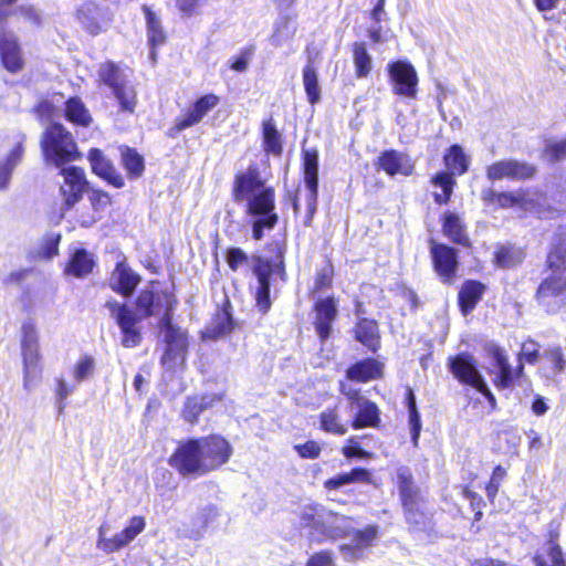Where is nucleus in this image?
I'll use <instances>...</instances> for the list:
<instances>
[{"instance_id":"nucleus-10","label":"nucleus","mask_w":566,"mask_h":566,"mask_svg":"<svg viewBox=\"0 0 566 566\" xmlns=\"http://www.w3.org/2000/svg\"><path fill=\"white\" fill-rule=\"evenodd\" d=\"M77 20L92 35H96L107 29L112 14L107 7L95 1H85L76 11Z\"/></svg>"},{"instance_id":"nucleus-17","label":"nucleus","mask_w":566,"mask_h":566,"mask_svg":"<svg viewBox=\"0 0 566 566\" xmlns=\"http://www.w3.org/2000/svg\"><path fill=\"white\" fill-rule=\"evenodd\" d=\"M449 368L453 376L462 384L475 388L484 380L478 369L476 360L468 353H460L449 359Z\"/></svg>"},{"instance_id":"nucleus-63","label":"nucleus","mask_w":566,"mask_h":566,"mask_svg":"<svg viewBox=\"0 0 566 566\" xmlns=\"http://www.w3.org/2000/svg\"><path fill=\"white\" fill-rule=\"evenodd\" d=\"M253 51L254 49L252 46L242 50L239 56L233 59V61L230 64V67L235 72H245L249 67V63L253 55Z\"/></svg>"},{"instance_id":"nucleus-64","label":"nucleus","mask_w":566,"mask_h":566,"mask_svg":"<svg viewBox=\"0 0 566 566\" xmlns=\"http://www.w3.org/2000/svg\"><path fill=\"white\" fill-rule=\"evenodd\" d=\"M306 566H334V559L328 552H319L310 557Z\"/></svg>"},{"instance_id":"nucleus-27","label":"nucleus","mask_w":566,"mask_h":566,"mask_svg":"<svg viewBox=\"0 0 566 566\" xmlns=\"http://www.w3.org/2000/svg\"><path fill=\"white\" fill-rule=\"evenodd\" d=\"M88 159L92 166V170L103 179H105L108 184L114 186L115 188L124 187L125 182L119 172L116 171L112 163L105 158L103 153L97 149H91L88 154Z\"/></svg>"},{"instance_id":"nucleus-59","label":"nucleus","mask_w":566,"mask_h":566,"mask_svg":"<svg viewBox=\"0 0 566 566\" xmlns=\"http://www.w3.org/2000/svg\"><path fill=\"white\" fill-rule=\"evenodd\" d=\"M506 470L502 465L494 468L490 482L485 488L486 495L490 500H493L497 494L501 482L504 480Z\"/></svg>"},{"instance_id":"nucleus-22","label":"nucleus","mask_w":566,"mask_h":566,"mask_svg":"<svg viewBox=\"0 0 566 566\" xmlns=\"http://www.w3.org/2000/svg\"><path fill=\"white\" fill-rule=\"evenodd\" d=\"M140 281V276L134 272L125 260L118 261L109 277V287L125 296H130Z\"/></svg>"},{"instance_id":"nucleus-30","label":"nucleus","mask_w":566,"mask_h":566,"mask_svg":"<svg viewBox=\"0 0 566 566\" xmlns=\"http://www.w3.org/2000/svg\"><path fill=\"white\" fill-rule=\"evenodd\" d=\"M382 365L373 358L363 359L352 365L346 376L349 380L367 382L381 376Z\"/></svg>"},{"instance_id":"nucleus-60","label":"nucleus","mask_w":566,"mask_h":566,"mask_svg":"<svg viewBox=\"0 0 566 566\" xmlns=\"http://www.w3.org/2000/svg\"><path fill=\"white\" fill-rule=\"evenodd\" d=\"M75 386L69 385L64 379L57 378L56 379V388H55V396H56V407L59 413H62L65 408V399L74 391Z\"/></svg>"},{"instance_id":"nucleus-4","label":"nucleus","mask_w":566,"mask_h":566,"mask_svg":"<svg viewBox=\"0 0 566 566\" xmlns=\"http://www.w3.org/2000/svg\"><path fill=\"white\" fill-rule=\"evenodd\" d=\"M21 356L23 388L32 391L41 379L40 337L34 323L25 322L21 327Z\"/></svg>"},{"instance_id":"nucleus-36","label":"nucleus","mask_w":566,"mask_h":566,"mask_svg":"<svg viewBox=\"0 0 566 566\" xmlns=\"http://www.w3.org/2000/svg\"><path fill=\"white\" fill-rule=\"evenodd\" d=\"M94 264L95 262L91 253L85 249H77L72 254L65 272L76 277H83L92 272Z\"/></svg>"},{"instance_id":"nucleus-32","label":"nucleus","mask_w":566,"mask_h":566,"mask_svg":"<svg viewBox=\"0 0 566 566\" xmlns=\"http://www.w3.org/2000/svg\"><path fill=\"white\" fill-rule=\"evenodd\" d=\"M543 365L541 367L544 376L548 379L564 371L566 360L564 359L560 346H549L542 353Z\"/></svg>"},{"instance_id":"nucleus-42","label":"nucleus","mask_w":566,"mask_h":566,"mask_svg":"<svg viewBox=\"0 0 566 566\" xmlns=\"http://www.w3.org/2000/svg\"><path fill=\"white\" fill-rule=\"evenodd\" d=\"M403 510L407 523L415 530H426L430 525L431 517L426 510L424 501L406 505Z\"/></svg>"},{"instance_id":"nucleus-55","label":"nucleus","mask_w":566,"mask_h":566,"mask_svg":"<svg viewBox=\"0 0 566 566\" xmlns=\"http://www.w3.org/2000/svg\"><path fill=\"white\" fill-rule=\"evenodd\" d=\"M544 156L556 163L566 158V138L559 142L548 140L544 148Z\"/></svg>"},{"instance_id":"nucleus-5","label":"nucleus","mask_w":566,"mask_h":566,"mask_svg":"<svg viewBox=\"0 0 566 566\" xmlns=\"http://www.w3.org/2000/svg\"><path fill=\"white\" fill-rule=\"evenodd\" d=\"M41 147L48 163L56 167L78 157L72 135L59 123L49 125L42 136Z\"/></svg>"},{"instance_id":"nucleus-61","label":"nucleus","mask_w":566,"mask_h":566,"mask_svg":"<svg viewBox=\"0 0 566 566\" xmlns=\"http://www.w3.org/2000/svg\"><path fill=\"white\" fill-rule=\"evenodd\" d=\"M496 202L503 207L509 208L513 206H521L526 208V201L524 197L518 192H503L496 195Z\"/></svg>"},{"instance_id":"nucleus-8","label":"nucleus","mask_w":566,"mask_h":566,"mask_svg":"<svg viewBox=\"0 0 566 566\" xmlns=\"http://www.w3.org/2000/svg\"><path fill=\"white\" fill-rule=\"evenodd\" d=\"M387 70L392 93L416 98L419 78L413 65L407 61H395L388 64Z\"/></svg>"},{"instance_id":"nucleus-43","label":"nucleus","mask_w":566,"mask_h":566,"mask_svg":"<svg viewBox=\"0 0 566 566\" xmlns=\"http://www.w3.org/2000/svg\"><path fill=\"white\" fill-rule=\"evenodd\" d=\"M443 159L451 175H463L469 169L470 159L459 145H452Z\"/></svg>"},{"instance_id":"nucleus-1","label":"nucleus","mask_w":566,"mask_h":566,"mask_svg":"<svg viewBox=\"0 0 566 566\" xmlns=\"http://www.w3.org/2000/svg\"><path fill=\"white\" fill-rule=\"evenodd\" d=\"M175 304L172 293L153 283L150 287L140 291L135 301V308L116 300H108L105 307L120 331V344L126 348H134L143 339L138 324L150 316L171 315Z\"/></svg>"},{"instance_id":"nucleus-39","label":"nucleus","mask_w":566,"mask_h":566,"mask_svg":"<svg viewBox=\"0 0 566 566\" xmlns=\"http://www.w3.org/2000/svg\"><path fill=\"white\" fill-rule=\"evenodd\" d=\"M220 400L216 395L202 397H189L185 402L182 416L186 421L193 423L197 421L199 415L211 407L214 401Z\"/></svg>"},{"instance_id":"nucleus-37","label":"nucleus","mask_w":566,"mask_h":566,"mask_svg":"<svg viewBox=\"0 0 566 566\" xmlns=\"http://www.w3.org/2000/svg\"><path fill=\"white\" fill-rule=\"evenodd\" d=\"M524 258V250L513 244L499 245L494 252V262L502 269L514 268L522 263Z\"/></svg>"},{"instance_id":"nucleus-40","label":"nucleus","mask_w":566,"mask_h":566,"mask_svg":"<svg viewBox=\"0 0 566 566\" xmlns=\"http://www.w3.org/2000/svg\"><path fill=\"white\" fill-rule=\"evenodd\" d=\"M295 31L296 29L293 24V18L289 14H282L274 24L270 42L275 48H280L293 39Z\"/></svg>"},{"instance_id":"nucleus-3","label":"nucleus","mask_w":566,"mask_h":566,"mask_svg":"<svg viewBox=\"0 0 566 566\" xmlns=\"http://www.w3.org/2000/svg\"><path fill=\"white\" fill-rule=\"evenodd\" d=\"M233 196L235 201H247V213L254 218L252 222L254 240H261L264 230H272L275 227L279 217L274 212V190L264 187L255 170L237 176Z\"/></svg>"},{"instance_id":"nucleus-26","label":"nucleus","mask_w":566,"mask_h":566,"mask_svg":"<svg viewBox=\"0 0 566 566\" xmlns=\"http://www.w3.org/2000/svg\"><path fill=\"white\" fill-rule=\"evenodd\" d=\"M377 165L389 176L401 174L410 176L413 171V165L410 163L409 157L397 150H385L378 157Z\"/></svg>"},{"instance_id":"nucleus-12","label":"nucleus","mask_w":566,"mask_h":566,"mask_svg":"<svg viewBox=\"0 0 566 566\" xmlns=\"http://www.w3.org/2000/svg\"><path fill=\"white\" fill-rule=\"evenodd\" d=\"M146 527V521L142 516L130 518L128 526L115 534L112 538H104V527L99 528L98 547L106 553H113L128 545Z\"/></svg>"},{"instance_id":"nucleus-16","label":"nucleus","mask_w":566,"mask_h":566,"mask_svg":"<svg viewBox=\"0 0 566 566\" xmlns=\"http://www.w3.org/2000/svg\"><path fill=\"white\" fill-rule=\"evenodd\" d=\"M345 535L350 537V543L340 546L343 557L346 560H356L373 545L377 537V527L369 525L364 530L353 528L347 531Z\"/></svg>"},{"instance_id":"nucleus-15","label":"nucleus","mask_w":566,"mask_h":566,"mask_svg":"<svg viewBox=\"0 0 566 566\" xmlns=\"http://www.w3.org/2000/svg\"><path fill=\"white\" fill-rule=\"evenodd\" d=\"M158 324L167 346L163 357L164 361L182 355L187 347L186 333L172 324L171 315L161 316Z\"/></svg>"},{"instance_id":"nucleus-57","label":"nucleus","mask_w":566,"mask_h":566,"mask_svg":"<svg viewBox=\"0 0 566 566\" xmlns=\"http://www.w3.org/2000/svg\"><path fill=\"white\" fill-rule=\"evenodd\" d=\"M94 367L95 361L92 357L84 356L83 358H81L74 368L73 375L75 380L77 382H81L88 378L93 374Z\"/></svg>"},{"instance_id":"nucleus-19","label":"nucleus","mask_w":566,"mask_h":566,"mask_svg":"<svg viewBox=\"0 0 566 566\" xmlns=\"http://www.w3.org/2000/svg\"><path fill=\"white\" fill-rule=\"evenodd\" d=\"M219 104V97L214 94H207L198 98L192 107L184 115L179 116L174 126V130L182 132L200 123L202 118Z\"/></svg>"},{"instance_id":"nucleus-9","label":"nucleus","mask_w":566,"mask_h":566,"mask_svg":"<svg viewBox=\"0 0 566 566\" xmlns=\"http://www.w3.org/2000/svg\"><path fill=\"white\" fill-rule=\"evenodd\" d=\"M279 268L280 265L271 260L259 255L252 258V272L258 279L259 284L255 291V301L259 311L262 313H266L271 306L270 277Z\"/></svg>"},{"instance_id":"nucleus-29","label":"nucleus","mask_w":566,"mask_h":566,"mask_svg":"<svg viewBox=\"0 0 566 566\" xmlns=\"http://www.w3.org/2000/svg\"><path fill=\"white\" fill-rule=\"evenodd\" d=\"M350 411L355 413L352 421L354 429L376 427L379 422L378 407L366 398L359 399Z\"/></svg>"},{"instance_id":"nucleus-14","label":"nucleus","mask_w":566,"mask_h":566,"mask_svg":"<svg viewBox=\"0 0 566 566\" xmlns=\"http://www.w3.org/2000/svg\"><path fill=\"white\" fill-rule=\"evenodd\" d=\"M536 297L548 312H556L566 302V279L552 276L544 280L537 289Z\"/></svg>"},{"instance_id":"nucleus-6","label":"nucleus","mask_w":566,"mask_h":566,"mask_svg":"<svg viewBox=\"0 0 566 566\" xmlns=\"http://www.w3.org/2000/svg\"><path fill=\"white\" fill-rule=\"evenodd\" d=\"M98 73L103 83L112 90L120 111L133 113L137 104V94L128 74L112 62L102 64Z\"/></svg>"},{"instance_id":"nucleus-23","label":"nucleus","mask_w":566,"mask_h":566,"mask_svg":"<svg viewBox=\"0 0 566 566\" xmlns=\"http://www.w3.org/2000/svg\"><path fill=\"white\" fill-rule=\"evenodd\" d=\"M220 517V510L217 505L207 504L200 507L192 516L191 527L187 533V537L192 541H199L205 537L209 528L217 527Z\"/></svg>"},{"instance_id":"nucleus-53","label":"nucleus","mask_w":566,"mask_h":566,"mask_svg":"<svg viewBox=\"0 0 566 566\" xmlns=\"http://www.w3.org/2000/svg\"><path fill=\"white\" fill-rule=\"evenodd\" d=\"M61 241V235L56 233L48 234L43 242L41 243L38 255L43 260H51L59 253V244Z\"/></svg>"},{"instance_id":"nucleus-56","label":"nucleus","mask_w":566,"mask_h":566,"mask_svg":"<svg viewBox=\"0 0 566 566\" xmlns=\"http://www.w3.org/2000/svg\"><path fill=\"white\" fill-rule=\"evenodd\" d=\"M226 260H227L229 268L232 271H237L239 268L248 264L249 256L240 248H229L226 252Z\"/></svg>"},{"instance_id":"nucleus-52","label":"nucleus","mask_w":566,"mask_h":566,"mask_svg":"<svg viewBox=\"0 0 566 566\" xmlns=\"http://www.w3.org/2000/svg\"><path fill=\"white\" fill-rule=\"evenodd\" d=\"M264 148L268 153L280 155L282 153L281 135L272 120L263 123Z\"/></svg>"},{"instance_id":"nucleus-48","label":"nucleus","mask_w":566,"mask_h":566,"mask_svg":"<svg viewBox=\"0 0 566 566\" xmlns=\"http://www.w3.org/2000/svg\"><path fill=\"white\" fill-rule=\"evenodd\" d=\"M368 479L369 472L366 469L356 468L348 473H342L328 479L327 481H325L324 485L328 490H336L354 482L368 481Z\"/></svg>"},{"instance_id":"nucleus-11","label":"nucleus","mask_w":566,"mask_h":566,"mask_svg":"<svg viewBox=\"0 0 566 566\" xmlns=\"http://www.w3.org/2000/svg\"><path fill=\"white\" fill-rule=\"evenodd\" d=\"M61 175L64 178V184L61 186V195L65 208L71 209L82 199L87 187V180L84 170L75 166L62 168Z\"/></svg>"},{"instance_id":"nucleus-54","label":"nucleus","mask_w":566,"mask_h":566,"mask_svg":"<svg viewBox=\"0 0 566 566\" xmlns=\"http://www.w3.org/2000/svg\"><path fill=\"white\" fill-rule=\"evenodd\" d=\"M233 325L232 315L227 310H223L220 314L217 315L212 324L211 332L216 337L223 336L233 329Z\"/></svg>"},{"instance_id":"nucleus-13","label":"nucleus","mask_w":566,"mask_h":566,"mask_svg":"<svg viewBox=\"0 0 566 566\" xmlns=\"http://www.w3.org/2000/svg\"><path fill=\"white\" fill-rule=\"evenodd\" d=\"M534 174V166L513 159L496 161L490 165L486 169V176L492 181L504 178L523 180L533 177Z\"/></svg>"},{"instance_id":"nucleus-58","label":"nucleus","mask_w":566,"mask_h":566,"mask_svg":"<svg viewBox=\"0 0 566 566\" xmlns=\"http://www.w3.org/2000/svg\"><path fill=\"white\" fill-rule=\"evenodd\" d=\"M539 358H542V354H539V345L535 340L528 339L522 344L520 361L524 359L528 364H535Z\"/></svg>"},{"instance_id":"nucleus-47","label":"nucleus","mask_w":566,"mask_h":566,"mask_svg":"<svg viewBox=\"0 0 566 566\" xmlns=\"http://www.w3.org/2000/svg\"><path fill=\"white\" fill-rule=\"evenodd\" d=\"M321 429L325 432L344 436L348 430L347 422L340 420L336 409H326L319 415Z\"/></svg>"},{"instance_id":"nucleus-35","label":"nucleus","mask_w":566,"mask_h":566,"mask_svg":"<svg viewBox=\"0 0 566 566\" xmlns=\"http://www.w3.org/2000/svg\"><path fill=\"white\" fill-rule=\"evenodd\" d=\"M547 264L553 271L566 269V227L555 234L552 249L547 255Z\"/></svg>"},{"instance_id":"nucleus-21","label":"nucleus","mask_w":566,"mask_h":566,"mask_svg":"<svg viewBox=\"0 0 566 566\" xmlns=\"http://www.w3.org/2000/svg\"><path fill=\"white\" fill-rule=\"evenodd\" d=\"M315 331L322 342L326 340L332 332V324L337 317V303L334 297L319 298L314 306Z\"/></svg>"},{"instance_id":"nucleus-46","label":"nucleus","mask_w":566,"mask_h":566,"mask_svg":"<svg viewBox=\"0 0 566 566\" xmlns=\"http://www.w3.org/2000/svg\"><path fill=\"white\" fill-rule=\"evenodd\" d=\"M443 233L458 244H468V237L464 231V226L459 216L453 212H447L443 221Z\"/></svg>"},{"instance_id":"nucleus-62","label":"nucleus","mask_w":566,"mask_h":566,"mask_svg":"<svg viewBox=\"0 0 566 566\" xmlns=\"http://www.w3.org/2000/svg\"><path fill=\"white\" fill-rule=\"evenodd\" d=\"M294 450L303 459H317L321 454V446L316 441H307L304 444H295Z\"/></svg>"},{"instance_id":"nucleus-50","label":"nucleus","mask_w":566,"mask_h":566,"mask_svg":"<svg viewBox=\"0 0 566 566\" xmlns=\"http://www.w3.org/2000/svg\"><path fill=\"white\" fill-rule=\"evenodd\" d=\"M122 163L132 179L139 178L145 169L144 158L135 149L126 147L122 151Z\"/></svg>"},{"instance_id":"nucleus-38","label":"nucleus","mask_w":566,"mask_h":566,"mask_svg":"<svg viewBox=\"0 0 566 566\" xmlns=\"http://www.w3.org/2000/svg\"><path fill=\"white\" fill-rule=\"evenodd\" d=\"M304 181L307 189H312V197H315L318 188V154L316 150L303 151Z\"/></svg>"},{"instance_id":"nucleus-31","label":"nucleus","mask_w":566,"mask_h":566,"mask_svg":"<svg viewBox=\"0 0 566 566\" xmlns=\"http://www.w3.org/2000/svg\"><path fill=\"white\" fill-rule=\"evenodd\" d=\"M484 291L485 285L479 281L469 280L463 283L459 292V305L464 315L474 310Z\"/></svg>"},{"instance_id":"nucleus-45","label":"nucleus","mask_w":566,"mask_h":566,"mask_svg":"<svg viewBox=\"0 0 566 566\" xmlns=\"http://www.w3.org/2000/svg\"><path fill=\"white\" fill-rule=\"evenodd\" d=\"M432 185L441 189V192L433 193L434 201L439 205L448 203L455 186L453 175L448 171H440L433 176Z\"/></svg>"},{"instance_id":"nucleus-7","label":"nucleus","mask_w":566,"mask_h":566,"mask_svg":"<svg viewBox=\"0 0 566 566\" xmlns=\"http://www.w3.org/2000/svg\"><path fill=\"white\" fill-rule=\"evenodd\" d=\"M300 524L310 528L308 535L314 541H322L324 537L334 536V526L345 521V517L326 511L321 505H307L300 511Z\"/></svg>"},{"instance_id":"nucleus-51","label":"nucleus","mask_w":566,"mask_h":566,"mask_svg":"<svg viewBox=\"0 0 566 566\" xmlns=\"http://www.w3.org/2000/svg\"><path fill=\"white\" fill-rule=\"evenodd\" d=\"M406 405L409 412V424H410V431H411V441L413 446L418 444V439L421 431V420L420 415L417 409L416 405V396L413 391L408 388L407 396H406Z\"/></svg>"},{"instance_id":"nucleus-2","label":"nucleus","mask_w":566,"mask_h":566,"mask_svg":"<svg viewBox=\"0 0 566 566\" xmlns=\"http://www.w3.org/2000/svg\"><path fill=\"white\" fill-rule=\"evenodd\" d=\"M231 455L230 443L221 436L212 434L180 441L168 463L182 478L196 479L219 469Z\"/></svg>"},{"instance_id":"nucleus-20","label":"nucleus","mask_w":566,"mask_h":566,"mask_svg":"<svg viewBox=\"0 0 566 566\" xmlns=\"http://www.w3.org/2000/svg\"><path fill=\"white\" fill-rule=\"evenodd\" d=\"M24 140V135H18L11 149L3 158H0V191L9 189L13 171L23 160Z\"/></svg>"},{"instance_id":"nucleus-33","label":"nucleus","mask_w":566,"mask_h":566,"mask_svg":"<svg viewBox=\"0 0 566 566\" xmlns=\"http://www.w3.org/2000/svg\"><path fill=\"white\" fill-rule=\"evenodd\" d=\"M143 11L146 18L148 44L151 46L150 59L155 61V49L164 44L166 40L165 32L161 27L160 20L146 4L143 6Z\"/></svg>"},{"instance_id":"nucleus-41","label":"nucleus","mask_w":566,"mask_h":566,"mask_svg":"<svg viewBox=\"0 0 566 566\" xmlns=\"http://www.w3.org/2000/svg\"><path fill=\"white\" fill-rule=\"evenodd\" d=\"M303 84L308 102L314 105L321 99V87L318 84L317 71L314 67L313 59L308 56L303 69Z\"/></svg>"},{"instance_id":"nucleus-28","label":"nucleus","mask_w":566,"mask_h":566,"mask_svg":"<svg viewBox=\"0 0 566 566\" xmlns=\"http://www.w3.org/2000/svg\"><path fill=\"white\" fill-rule=\"evenodd\" d=\"M397 488L402 506L424 501L420 489L413 482L410 470L406 467L397 470Z\"/></svg>"},{"instance_id":"nucleus-34","label":"nucleus","mask_w":566,"mask_h":566,"mask_svg":"<svg viewBox=\"0 0 566 566\" xmlns=\"http://www.w3.org/2000/svg\"><path fill=\"white\" fill-rule=\"evenodd\" d=\"M356 339L371 352H376L380 345L378 325L375 321L363 318L355 328Z\"/></svg>"},{"instance_id":"nucleus-24","label":"nucleus","mask_w":566,"mask_h":566,"mask_svg":"<svg viewBox=\"0 0 566 566\" xmlns=\"http://www.w3.org/2000/svg\"><path fill=\"white\" fill-rule=\"evenodd\" d=\"M431 253L437 273L444 282H451L458 266L457 251L444 244H436Z\"/></svg>"},{"instance_id":"nucleus-25","label":"nucleus","mask_w":566,"mask_h":566,"mask_svg":"<svg viewBox=\"0 0 566 566\" xmlns=\"http://www.w3.org/2000/svg\"><path fill=\"white\" fill-rule=\"evenodd\" d=\"M491 356L494 360V367L496 368L494 384L499 388H510L513 386L514 380L523 371V363L520 361L517 370L514 371L512 366L509 364L504 352L499 347H493Z\"/></svg>"},{"instance_id":"nucleus-49","label":"nucleus","mask_w":566,"mask_h":566,"mask_svg":"<svg viewBox=\"0 0 566 566\" xmlns=\"http://www.w3.org/2000/svg\"><path fill=\"white\" fill-rule=\"evenodd\" d=\"M353 59L356 77H366L371 71L373 60L364 43H354Z\"/></svg>"},{"instance_id":"nucleus-18","label":"nucleus","mask_w":566,"mask_h":566,"mask_svg":"<svg viewBox=\"0 0 566 566\" xmlns=\"http://www.w3.org/2000/svg\"><path fill=\"white\" fill-rule=\"evenodd\" d=\"M0 60L6 70L17 73L22 70L24 61L18 38L0 25Z\"/></svg>"},{"instance_id":"nucleus-44","label":"nucleus","mask_w":566,"mask_h":566,"mask_svg":"<svg viewBox=\"0 0 566 566\" xmlns=\"http://www.w3.org/2000/svg\"><path fill=\"white\" fill-rule=\"evenodd\" d=\"M65 116L67 120L84 127L88 126L92 122L88 109L78 97H71L66 101Z\"/></svg>"}]
</instances>
